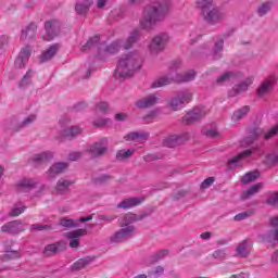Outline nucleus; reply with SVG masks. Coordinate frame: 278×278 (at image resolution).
<instances>
[{
    "label": "nucleus",
    "instance_id": "obj_1",
    "mask_svg": "<svg viewBox=\"0 0 278 278\" xmlns=\"http://www.w3.org/2000/svg\"><path fill=\"white\" fill-rule=\"evenodd\" d=\"M170 3L168 2H154L148 4L143 9V15L140 20V26L142 29H153L159 23L166 21V16L170 14Z\"/></svg>",
    "mask_w": 278,
    "mask_h": 278
},
{
    "label": "nucleus",
    "instance_id": "obj_2",
    "mask_svg": "<svg viewBox=\"0 0 278 278\" xmlns=\"http://www.w3.org/2000/svg\"><path fill=\"white\" fill-rule=\"evenodd\" d=\"M142 66V56L138 52H130L119 59L117 68L114 72L116 79L131 77L135 71H140Z\"/></svg>",
    "mask_w": 278,
    "mask_h": 278
},
{
    "label": "nucleus",
    "instance_id": "obj_3",
    "mask_svg": "<svg viewBox=\"0 0 278 278\" xmlns=\"http://www.w3.org/2000/svg\"><path fill=\"white\" fill-rule=\"evenodd\" d=\"M90 47H97L100 60L108 58V55L118 53V43H111L109 46L105 42L99 43V36L97 35L90 38L86 45L83 46L81 51H88Z\"/></svg>",
    "mask_w": 278,
    "mask_h": 278
},
{
    "label": "nucleus",
    "instance_id": "obj_4",
    "mask_svg": "<svg viewBox=\"0 0 278 278\" xmlns=\"http://www.w3.org/2000/svg\"><path fill=\"white\" fill-rule=\"evenodd\" d=\"M194 77H197V73L193 70L186 72L185 74H177L175 78H170L168 76H164L155 80L151 88H164V86H168L176 81L177 84H186L188 81H193Z\"/></svg>",
    "mask_w": 278,
    "mask_h": 278
},
{
    "label": "nucleus",
    "instance_id": "obj_5",
    "mask_svg": "<svg viewBox=\"0 0 278 278\" xmlns=\"http://www.w3.org/2000/svg\"><path fill=\"white\" fill-rule=\"evenodd\" d=\"M166 45H168V34L161 33L150 42L149 51L152 55H157V53H162L166 49Z\"/></svg>",
    "mask_w": 278,
    "mask_h": 278
},
{
    "label": "nucleus",
    "instance_id": "obj_6",
    "mask_svg": "<svg viewBox=\"0 0 278 278\" xmlns=\"http://www.w3.org/2000/svg\"><path fill=\"white\" fill-rule=\"evenodd\" d=\"M202 17L208 25H216L217 23L225 21V13H223L218 7H213L204 10V12H202Z\"/></svg>",
    "mask_w": 278,
    "mask_h": 278
},
{
    "label": "nucleus",
    "instance_id": "obj_7",
    "mask_svg": "<svg viewBox=\"0 0 278 278\" xmlns=\"http://www.w3.org/2000/svg\"><path fill=\"white\" fill-rule=\"evenodd\" d=\"M88 230L86 229H77L70 232H66V238L70 240L71 249H79V244H81V240L79 238L87 236Z\"/></svg>",
    "mask_w": 278,
    "mask_h": 278
},
{
    "label": "nucleus",
    "instance_id": "obj_8",
    "mask_svg": "<svg viewBox=\"0 0 278 278\" xmlns=\"http://www.w3.org/2000/svg\"><path fill=\"white\" fill-rule=\"evenodd\" d=\"M207 114V110L205 109H193L191 112H188L182 117V123L186 125H190L191 123H197V121H201L203 116Z\"/></svg>",
    "mask_w": 278,
    "mask_h": 278
},
{
    "label": "nucleus",
    "instance_id": "obj_9",
    "mask_svg": "<svg viewBox=\"0 0 278 278\" xmlns=\"http://www.w3.org/2000/svg\"><path fill=\"white\" fill-rule=\"evenodd\" d=\"M31 56V48L25 47L21 50L18 56L15 59V68H25V64L29 62Z\"/></svg>",
    "mask_w": 278,
    "mask_h": 278
},
{
    "label": "nucleus",
    "instance_id": "obj_10",
    "mask_svg": "<svg viewBox=\"0 0 278 278\" xmlns=\"http://www.w3.org/2000/svg\"><path fill=\"white\" fill-rule=\"evenodd\" d=\"M270 230L265 236L267 242H278V215L270 218L269 222Z\"/></svg>",
    "mask_w": 278,
    "mask_h": 278
},
{
    "label": "nucleus",
    "instance_id": "obj_11",
    "mask_svg": "<svg viewBox=\"0 0 278 278\" xmlns=\"http://www.w3.org/2000/svg\"><path fill=\"white\" fill-rule=\"evenodd\" d=\"M58 27H60V23H58V21H48L46 23V35L42 36L43 40H47L48 42L53 40V38H55Z\"/></svg>",
    "mask_w": 278,
    "mask_h": 278
},
{
    "label": "nucleus",
    "instance_id": "obj_12",
    "mask_svg": "<svg viewBox=\"0 0 278 278\" xmlns=\"http://www.w3.org/2000/svg\"><path fill=\"white\" fill-rule=\"evenodd\" d=\"M157 103H160V98L155 94H150L146 98L139 99L136 102V105L140 110H146L147 108H153V105H157Z\"/></svg>",
    "mask_w": 278,
    "mask_h": 278
},
{
    "label": "nucleus",
    "instance_id": "obj_13",
    "mask_svg": "<svg viewBox=\"0 0 278 278\" xmlns=\"http://www.w3.org/2000/svg\"><path fill=\"white\" fill-rule=\"evenodd\" d=\"M1 231H3L4 233H11L12 236H16V233L25 231V228H23V224L20 220H15L3 225Z\"/></svg>",
    "mask_w": 278,
    "mask_h": 278
},
{
    "label": "nucleus",
    "instance_id": "obj_14",
    "mask_svg": "<svg viewBox=\"0 0 278 278\" xmlns=\"http://www.w3.org/2000/svg\"><path fill=\"white\" fill-rule=\"evenodd\" d=\"M135 228L134 226H127L126 228L121 229L119 231L115 232L111 238V242H123L127 237L134 233Z\"/></svg>",
    "mask_w": 278,
    "mask_h": 278
},
{
    "label": "nucleus",
    "instance_id": "obj_15",
    "mask_svg": "<svg viewBox=\"0 0 278 278\" xmlns=\"http://www.w3.org/2000/svg\"><path fill=\"white\" fill-rule=\"evenodd\" d=\"M251 251H253V242H251V240H243L237 247L239 257H249Z\"/></svg>",
    "mask_w": 278,
    "mask_h": 278
},
{
    "label": "nucleus",
    "instance_id": "obj_16",
    "mask_svg": "<svg viewBox=\"0 0 278 278\" xmlns=\"http://www.w3.org/2000/svg\"><path fill=\"white\" fill-rule=\"evenodd\" d=\"M38 27L36 26V24H29L28 26H26L24 29H22V34L20 37V40H36V31H37Z\"/></svg>",
    "mask_w": 278,
    "mask_h": 278
},
{
    "label": "nucleus",
    "instance_id": "obj_17",
    "mask_svg": "<svg viewBox=\"0 0 278 278\" xmlns=\"http://www.w3.org/2000/svg\"><path fill=\"white\" fill-rule=\"evenodd\" d=\"M63 249H66V243L58 242L48 244L43 250V254L47 257H51L52 255H56V253H60V251H63Z\"/></svg>",
    "mask_w": 278,
    "mask_h": 278
},
{
    "label": "nucleus",
    "instance_id": "obj_18",
    "mask_svg": "<svg viewBox=\"0 0 278 278\" xmlns=\"http://www.w3.org/2000/svg\"><path fill=\"white\" fill-rule=\"evenodd\" d=\"M182 142H184V136L169 135L164 139L163 144L164 147H168L169 149H173L175 147H179V144H181Z\"/></svg>",
    "mask_w": 278,
    "mask_h": 278
},
{
    "label": "nucleus",
    "instance_id": "obj_19",
    "mask_svg": "<svg viewBox=\"0 0 278 278\" xmlns=\"http://www.w3.org/2000/svg\"><path fill=\"white\" fill-rule=\"evenodd\" d=\"M66 168H68V164L66 163H54L48 170L49 179L55 178V176L60 175V173H64Z\"/></svg>",
    "mask_w": 278,
    "mask_h": 278
},
{
    "label": "nucleus",
    "instance_id": "obj_20",
    "mask_svg": "<svg viewBox=\"0 0 278 278\" xmlns=\"http://www.w3.org/2000/svg\"><path fill=\"white\" fill-rule=\"evenodd\" d=\"M124 138L127 142H147V140L149 138V134H146V132H129Z\"/></svg>",
    "mask_w": 278,
    "mask_h": 278
},
{
    "label": "nucleus",
    "instance_id": "obj_21",
    "mask_svg": "<svg viewBox=\"0 0 278 278\" xmlns=\"http://www.w3.org/2000/svg\"><path fill=\"white\" fill-rule=\"evenodd\" d=\"M60 49L59 45H52L41 53L39 56L40 62H49V60H52L55 53H58V50Z\"/></svg>",
    "mask_w": 278,
    "mask_h": 278
},
{
    "label": "nucleus",
    "instance_id": "obj_22",
    "mask_svg": "<svg viewBox=\"0 0 278 278\" xmlns=\"http://www.w3.org/2000/svg\"><path fill=\"white\" fill-rule=\"evenodd\" d=\"M142 198H130L122 201L117 204V207H123L124 210H129V207H136V205H140L142 203Z\"/></svg>",
    "mask_w": 278,
    "mask_h": 278
},
{
    "label": "nucleus",
    "instance_id": "obj_23",
    "mask_svg": "<svg viewBox=\"0 0 278 278\" xmlns=\"http://www.w3.org/2000/svg\"><path fill=\"white\" fill-rule=\"evenodd\" d=\"M263 188H264V184L257 182L256 185L250 187L248 190L243 191L241 194V198L251 199V197L257 194V192H260V190H262Z\"/></svg>",
    "mask_w": 278,
    "mask_h": 278
},
{
    "label": "nucleus",
    "instance_id": "obj_24",
    "mask_svg": "<svg viewBox=\"0 0 278 278\" xmlns=\"http://www.w3.org/2000/svg\"><path fill=\"white\" fill-rule=\"evenodd\" d=\"M250 111H251V108H249V105L242 106L241 109L233 112L231 116V121L233 123H238V121H242V118H244V116H247V114H249Z\"/></svg>",
    "mask_w": 278,
    "mask_h": 278
},
{
    "label": "nucleus",
    "instance_id": "obj_25",
    "mask_svg": "<svg viewBox=\"0 0 278 278\" xmlns=\"http://www.w3.org/2000/svg\"><path fill=\"white\" fill-rule=\"evenodd\" d=\"M90 153L92 157H99L101 155H105L108 148L103 147L101 143H93L90 147Z\"/></svg>",
    "mask_w": 278,
    "mask_h": 278
},
{
    "label": "nucleus",
    "instance_id": "obj_26",
    "mask_svg": "<svg viewBox=\"0 0 278 278\" xmlns=\"http://www.w3.org/2000/svg\"><path fill=\"white\" fill-rule=\"evenodd\" d=\"M71 186H73V181L61 178L55 186V191L58 194H64V192H66Z\"/></svg>",
    "mask_w": 278,
    "mask_h": 278
},
{
    "label": "nucleus",
    "instance_id": "obj_27",
    "mask_svg": "<svg viewBox=\"0 0 278 278\" xmlns=\"http://www.w3.org/2000/svg\"><path fill=\"white\" fill-rule=\"evenodd\" d=\"M92 5V0H85L81 2H77L75 10L77 14H86L90 10V7Z\"/></svg>",
    "mask_w": 278,
    "mask_h": 278
},
{
    "label": "nucleus",
    "instance_id": "obj_28",
    "mask_svg": "<svg viewBox=\"0 0 278 278\" xmlns=\"http://www.w3.org/2000/svg\"><path fill=\"white\" fill-rule=\"evenodd\" d=\"M270 88H273V81L270 80L263 81L257 89L258 97H266V94H269Z\"/></svg>",
    "mask_w": 278,
    "mask_h": 278
},
{
    "label": "nucleus",
    "instance_id": "obj_29",
    "mask_svg": "<svg viewBox=\"0 0 278 278\" xmlns=\"http://www.w3.org/2000/svg\"><path fill=\"white\" fill-rule=\"evenodd\" d=\"M252 154H253L252 150H244L243 152L230 159L229 164H238V162H242V160H247V157H251Z\"/></svg>",
    "mask_w": 278,
    "mask_h": 278
},
{
    "label": "nucleus",
    "instance_id": "obj_30",
    "mask_svg": "<svg viewBox=\"0 0 278 278\" xmlns=\"http://www.w3.org/2000/svg\"><path fill=\"white\" fill-rule=\"evenodd\" d=\"M81 134V128L79 126H72L63 131L65 138H75Z\"/></svg>",
    "mask_w": 278,
    "mask_h": 278
},
{
    "label": "nucleus",
    "instance_id": "obj_31",
    "mask_svg": "<svg viewBox=\"0 0 278 278\" xmlns=\"http://www.w3.org/2000/svg\"><path fill=\"white\" fill-rule=\"evenodd\" d=\"M136 153V150L128 149V150H119L116 153V160L123 161V160H129Z\"/></svg>",
    "mask_w": 278,
    "mask_h": 278
},
{
    "label": "nucleus",
    "instance_id": "obj_32",
    "mask_svg": "<svg viewBox=\"0 0 278 278\" xmlns=\"http://www.w3.org/2000/svg\"><path fill=\"white\" fill-rule=\"evenodd\" d=\"M253 84V76L248 77L245 80H243L241 84L236 86L237 92H244L249 90V86Z\"/></svg>",
    "mask_w": 278,
    "mask_h": 278
},
{
    "label": "nucleus",
    "instance_id": "obj_33",
    "mask_svg": "<svg viewBox=\"0 0 278 278\" xmlns=\"http://www.w3.org/2000/svg\"><path fill=\"white\" fill-rule=\"evenodd\" d=\"M260 177V172L254 170V172H249L247 173L241 181L242 184H251V181H255Z\"/></svg>",
    "mask_w": 278,
    "mask_h": 278
},
{
    "label": "nucleus",
    "instance_id": "obj_34",
    "mask_svg": "<svg viewBox=\"0 0 278 278\" xmlns=\"http://www.w3.org/2000/svg\"><path fill=\"white\" fill-rule=\"evenodd\" d=\"M197 8L205 12V10L214 8V0H197Z\"/></svg>",
    "mask_w": 278,
    "mask_h": 278
},
{
    "label": "nucleus",
    "instance_id": "obj_35",
    "mask_svg": "<svg viewBox=\"0 0 278 278\" xmlns=\"http://www.w3.org/2000/svg\"><path fill=\"white\" fill-rule=\"evenodd\" d=\"M51 159H53V152H41L34 156V162H49Z\"/></svg>",
    "mask_w": 278,
    "mask_h": 278
},
{
    "label": "nucleus",
    "instance_id": "obj_36",
    "mask_svg": "<svg viewBox=\"0 0 278 278\" xmlns=\"http://www.w3.org/2000/svg\"><path fill=\"white\" fill-rule=\"evenodd\" d=\"M177 99H179V103H190L192 101V93L190 91H180Z\"/></svg>",
    "mask_w": 278,
    "mask_h": 278
},
{
    "label": "nucleus",
    "instance_id": "obj_37",
    "mask_svg": "<svg viewBox=\"0 0 278 278\" xmlns=\"http://www.w3.org/2000/svg\"><path fill=\"white\" fill-rule=\"evenodd\" d=\"M59 225L61 227H66L67 229H71L73 227H77V223H75V219H68L66 217H61Z\"/></svg>",
    "mask_w": 278,
    "mask_h": 278
},
{
    "label": "nucleus",
    "instance_id": "obj_38",
    "mask_svg": "<svg viewBox=\"0 0 278 278\" xmlns=\"http://www.w3.org/2000/svg\"><path fill=\"white\" fill-rule=\"evenodd\" d=\"M90 264V258H80L73 265V270H81V268H86Z\"/></svg>",
    "mask_w": 278,
    "mask_h": 278
},
{
    "label": "nucleus",
    "instance_id": "obj_39",
    "mask_svg": "<svg viewBox=\"0 0 278 278\" xmlns=\"http://www.w3.org/2000/svg\"><path fill=\"white\" fill-rule=\"evenodd\" d=\"M21 257V252L9 251L2 256V262H10V260H18Z\"/></svg>",
    "mask_w": 278,
    "mask_h": 278
},
{
    "label": "nucleus",
    "instance_id": "obj_40",
    "mask_svg": "<svg viewBox=\"0 0 278 278\" xmlns=\"http://www.w3.org/2000/svg\"><path fill=\"white\" fill-rule=\"evenodd\" d=\"M137 38H138V31L134 30L132 34L127 38L124 45V49H131V46L135 45Z\"/></svg>",
    "mask_w": 278,
    "mask_h": 278
},
{
    "label": "nucleus",
    "instance_id": "obj_41",
    "mask_svg": "<svg viewBox=\"0 0 278 278\" xmlns=\"http://www.w3.org/2000/svg\"><path fill=\"white\" fill-rule=\"evenodd\" d=\"M31 77H34V72L29 70L20 83L21 88H25V86H29V84H31Z\"/></svg>",
    "mask_w": 278,
    "mask_h": 278
},
{
    "label": "nucleus",
    "instance_id": "obj_42",
    "mask_svg": "<svg viewBox=\"0 0 278 278\" xmlns=\"http://www.w3.org/2000/svg\"><path fill=\"white\" fill-rule=\"evenodd\" d=\"M136 220H139L138 216L132 213H128L124 216V222L122 223V226L130 225V223H136Z\"/></svg>",
    "mask_w": 278,
    "mask_h": 278
},
{
    "label": "nucleus",
    "instance_id": "obj_43",
    "mask_svg": "<svg viewBox=\"0 0 278 278\" xmlns=\"http://www.w3.org/2000/svg\"><path fill=\"white\" fill-rule=\"evenodd\" d=\"M51 225L34 224L30 226V231H51Z\"/></svg>",
    "mask_w": 278,
    "mask_h": 278
},
{
    "label": "nucleus",
    "instance_id": "obj_44",
    "mask_svg": "<svg viewBox=\"0 0 278 278\" xmlns=\"http://www.w3.org/2000/svg\"><path fill=\"white\" fill-rule=\"evenodd\" d=\"M225 41H223V39H220L219 41L216 42L215 45V48H214V59L215 60H218L222 58L220 55V51H223V45H224Z\"/></svg>",
    "mask_w": 278,
    "mask_h": 278
},
{
    "label": "nucleus",
    "instance_id": "obj_45",
    "mask_svg": "<svg viewBox=\"0 0 278 278\" xmlns=\"http://www.w3.org/2000/svg\"><path fill=\"white\" fill-rule=\"evenodd\" d=\"M249 216H253V211H248V212H242V213H239L237 214L233 219L237 222V223H240V220H245V218H249Z\"/></svg>",
    "mask_w": 278,
    "mask_h": 278
},
{
    "label": "nucleus",
    "instance_id": "obj_46",
    "mask_svg": "<svg viewBox=\"0 0 278 278\" xmlns=\"http://www.w3.org/2000/svg\"><path fill=\"white\" fill-rule=\"evenodd\" d=\"M18 188H34L36 186V181L33 179H23L18 182Z\"/></svg>",
    "mask_w": 278,
    "mask_h": 278
},
{
    "label": "nucleus",
    "instance_id": "obj_47",
    "mask_svg": "<svg viewBox=\"0 0 278 278\" xmlns=\"http://www.w3.org/2000/svg\"><path fill=\"white\" fill-rule=\"evenodd\" d=\"M168 255V250H161L153 254L152 260L153 262H160V260H164Z\"/></svg>",
    "mask_w": 278,
    "mask_h": 278
},
{
    "label": "nucleus",
    "instance_id": "obj_48",
    "mask_svg": "<svg viewBox=\"0 0 278 278\" xmlns=\"http://www.w3.org/2000/svg\"><path fill=\"white\" fill-rule=\"evenodd\" d=\"M267 205H273L274 207L278 205V192H274L266 200Z\"/></svg>",
    "mask_w": 278,
    "mask_h": 278
},
{
    "label": "nucleus",
    "instance_id": "obj_49",
    "mask_svg": "<svg viewBox=\"0 0 278 278\" xmlns=\"http://www.w3.org/2000/svg\"><path fill=\"white\" fill-rule=\"evenodd\" d=\"M270 12V3L265 2L258 8V14L260 16H264L265 14H268Z\"/></svg>",
    "mask_w": 278,
    "mask_h": 278
},
{
    "label": "nucleus",
    "instance_id": "obj_50",
    "mask_svg": "<svg viewBox=\"0 0 278 278\" xmlns=\"http://www.w3.org/2000/svg\"><path fill=\"white\" fill-rule=\"evenodd\" d=\"M206 138H220L222 134L217 129H208L205 131Z\"/></svg>",
    "mask_w": 278,
    "mask_h": 278
},
{
    "label": "nucleus",
    "instance_id": "obj_51",
    "mask_svg": "<svg viewBox=\"0 0 278 278\" xmlns=\"http://www.w3.org/2000/svg\"><path fill=\"white\" fill-rule=\"evenodd\" d=\"M25 210H27V207L25 206L13 207L9 214L10 216H21V214H23Z\"/></svg>",
    "mask_w": 278,
    "mask_h": 278
},
{
    "label": "nucleus",
    "instance_id": "obj_52",
    "mask_svg": "<svg viewBox=\"0 0 278 278\" xmlns=\"http://www.w3.org/2000/svg\"><path fill=\"white\" fill-rule=\"evenodd\" d=\"M231 77H233V73L231 72H226L224 75H222L218 79H217V84H224V81H229L231 79Z\"/></svg>",
    "mask_w": 278,
    "mask_h": 278
},
{
    "label": "nucleus",
    "instance_id": "obj_53",
    "mask_svg": "<svg viewBox=\"0 0 278 278\" xmlns=\"http://www.w3.org/2000/svg\"><path fill=\"white\" fill-rule=\"evenodd\" d=\"M181 105H184V103H180L178 98L172 99L169 103V106L174 112H177Z\"/></svg>",
    "mask_w": 278,
    "mask_h": 278
},
{
    "label": "nucleus",
    "instance_id": "obj_54",
    "mask_svg": "<svg viewBox=\"0 0 278 278\" xmlns=\"http://www.w3.org/2000/svg\"><path fill=\"white\" fill-rule=\"evenodd\" d=\"M159 113L160 112L157 110L150 111L146 116H143V121H155V118H157Z\"/></svg>",
    "mask_w": 278,
    "mask_h": 278
},
{
    "label": "nucleus",
    "instance_id": "obj_55",
    "mask_svg": "<svg viewBox=\"0 0 278 278\" xmlns=\"http://www.w3.org/2000/svg\"><path fill=\"white\" fill-rule=\"evenodd\" d=\"M112 123L110 119H100V121H94L93 125L94 127H108Z\"/></svg>",
    "mask_w": 278,
    "mask_h": 278
},
{
    "label": "nucleus",
    "instance_id": "obj_56",
    "mask_svg": "<svg viewBox=\"0 0 278 278\" xmlns=\"http://www.w3.org/2000/svg\"><path fill=\"white\" fill-rule=\"evenodd\" d=\"M212 184H214V177H208V178H206V179L201 184L202 190H205V189L210 188V186H212Z\"/></svg>",
    "mask_w": 278,
    "mask_h": 278
},
{
    "label": "nucleus",
    "instance_id": "obj_57",
    "mask_svg": "<svg viewBox=\"0 0 278 278\" xmlns=\"http://www.w3.org/2000/svg\"><path fill=\"white\" fill-rule=\"evenodd\" d=\"M96 112H108V103L106 102L97 103Z\"/></svg>",
    "mask_w": 278,
    "mask_h": 278
},
{
    "label": "nucleus",
    "instance_id": "obj_58",
    "mask_svg": "<svg viewBox=\"0 0 278 278\" xmlns=\"http://www.w3.org/2000/svg\"><path fill=\"white\" fill-rule=\"evenodd\" d=\"M213 257L215 258V260H225V250H217V251H215V252H213Z\"/></svg>",
    "mask_w": 278,
    "mask_h": 278
},
{
    "label": "nucleus",
    "instance_id": "obj_59",
    "mask_svg": "<svg viewBox=\"0 0 278 278\" xmlns=\"http://www.w3.org/2000/svg\"><path fill=\"white\" fill-rule=\"evenodd\" d=\"M79 157H81V153L79 152H73L68 155V159L71 160V162H77Z\"/></svg>",
    "mask_w": 278,
    "mask_h": 278
},
{
    "label": "nucleus",
    "instance_id": "obj_60",
    "mask_svg": "<svg viewBox=\"0 0 278 278\" xmlns=\"http://www.w3.org/2000/svg\"><path fill=\"white\" fill-rule=\"evenodd\" d=\"M270 264H278V250L274 251L270 255Z\"/></svg>",
    "mask_w": 278,
    "mask_h": 278
},
{
    "label": "nucleus",
    "instance_id": "obj_61",
    "mask_svg": "<svg viewBox=\"0 0 278 278\" xmlns=\"http://www.w3.org/2000/svg\"><path fill=\"white\" fill-rule=\"evenodd\" d=\"M116 121H127V113H117L115 115Z\"/></svg>",
    "mask_w": 278,
    "mask_h": 278
},
{
    "label": "nucleus",
    "instance_id": "obj_62",
    "mask_svg": "<svg viewBox=\"0 0 278 278\" xmlns=\"http://www.w3.org/2000/svg\"><path fill=\"white\" fill-rule=\"evenodd\" d=\"M34 121H36V115H30L26 119H24L23 124L29 125V123H34Z\"/></svg>",
    "mask_w": 278,
    "mask_h": 278
},
{
    "label": "nucleus",
    "instance_id": "obj_63",
    "mask_svg": "<svg viewBox=\"0 0 278 278\" xmlns=\"http://www.w3.org/2000/svg\"><path fill=\"white\" fill-rule=\"evenodd\" d=\"M260 136H262V129L255 128V129L252 130V137L253 138H260Z\"/></svg>",
    "mask_w": 278,
    "mask_h": 278
},
{
    "label": "nucleus",
    "instance_id": "obj_64",
    "mask_svg": "<svg viewBox=\"0 0 278 278\" xmlns=\"http://www.w3.org/2000/svg\"><path fill=\"white\" fill-rule=\"evenodd\" d=\"M200 238H202V240H210L212 238V232H203L200 235Z\"/></svg>",
    "mask_w": 278,
    "mask_h": 278
}]
</instances>
